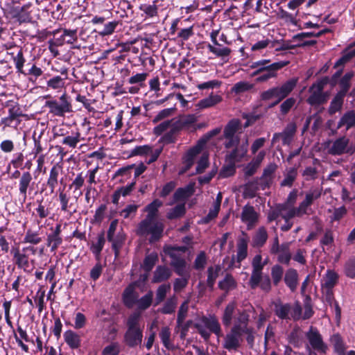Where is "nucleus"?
I'll use <instances>...</instances> for the list:
<instances>
[{"label":"nucleus","instance_id":"774afa93","mask_svg":"<svg viewBox=\"0 0 355 355\" xmlns=\"http://www.w3.org/2000/svg\"><path fill=\"white\" fill-rule=\"evenodd\" d=\"M120 353V347L119 343H112L106 346L102 351V355H118Z\"/></svg>","mask_w":355,"mask_h":355},{"label":"nucleus","instance_id":"c85d7f7f","mask_svg":"<svg viewBox=\"0 0 355 355\" xmlns=\"http://www.w3.org/2000/svg\"><path fill=\"white\" fill-rule=\"evenodd\" d=\"M27 65L30 66V67L27 70L23 68V72H20L19 74L27 76L30 81H36L44 73V71L35 62H28Z\"/></svg>","mask_w":355,"mask_h":355},{"label":"nucleus","instance_id":"4c0bfd02","mask_svg":"<svg viewBox=\"0 0 355 355\" xmlns=\"http://www.w3.org/2000/svg\"><path fill=\"white\" fill-rule=\"evenodd\" d=\"M194 187L192 184H188L185 187L178 188L173 193V200L175 202L185 200L194 193Z\"/></svg>","mask_w":355,"mask_h":355},{"label":"nucleus","instance_id":"f3484780","mask_svg":"<svg viewBox=\"0 0 355 355\" xmlns=\"http://www.w3.org/2000/svg\"><path fill=\"white\" fill-rule=\"evenodd\" d=\"M33 184L32 174L29 171L23 172L19 180L18 189L20 195L24 197V201L26 199L28 191H31L33 189Z\"/></svg>","mask_w":355,"mask_h":355},{"label":"nucleus","instance_id":"680f3d73","mask_svg":"<svg viewBox=\"0 0 355 355\" xmlns=\"http://www.w3.org/2000/svg\"><path fill=\"white\" fill-rule=\"evenodd\" d=\"M182 278H176L173 282V290L175 292H180L184 288L189 282V274L184 273Z\"/></svg>","mask_w":355,"mask_h":355},{"label":"nucleus","instance_id":"4be33fe9","mask_svg":"<svg viewBox=\"0 0 355 355\" xmlns=\"http://www.w3.org/2000/svg\"><path fill=\"white\" fill-rule=\"evenodd\" d=\"M292 310V306L290 303H282L280 301L274 303V313L280 320H291L289 316Z\"/></svg>","mask_w":355,"mask_h":355},{"label":"nucleus","instance_id":"5701e85b","mask_svg":"<svg viewBox=\"0 0 355 355\" xmlns=\"http://www.w3.org/2000/svg\"><path fill=\"white\" fill-rule=\"evenodd\" d=\"M162 206V201L159 199L153 200L144 208V211L147 212V215L144 220H152L157 219L158 217L159 209Z\"/></svg>","mask_w":355,"mask_h":355},{"label":"nucleus","instance_id":"bf43d9fd","mask_svg":"<svg viewBox=\"0 0 355 355\" xmlns=\"http://www.w3.org/2000/svg\"><path fill=\"white\" fill-rule=\"evenodd\" d=\"M158 259L157 254L151 253L145 257L143 261V268L146 272H150L155 266Z\"/></svg>","mask_w":355,"mask_h":355},{"label":"nucleus","instance_id":"a211bd4d","mask_svg":"<svg viewBox=\"0 0 355 355\" xmlns=\"http://www.w3.org/2000/svg\"><path fill=\"white\" fill-rule=\"evenodd\" d=\"M201 141H198V143L189 149L184 154L182 158V162L184 164V171L189 170L194 163V159L200 153L202 149V145L200 144Z\"/></svg>","mask_w":355,"mask_h":355},{"label":"nucleus","instance_id":"1a4fd4ad","mask_svg":"<svg viewBox=\"0 0 355 355\" xmlns=\"http://www.w3.org/2000/svg\"><path fill=\"white\" fill-rule=\"evenodd\" d=\"M147 279V276L144 275L143 278H140L130 284L124 289L122 294L123 302L125 306L130 308L136 304L137 298L139 297L138 293L135 291L136 288L141 286L142 283H144Z\"/></svg>","mask_w":355,"mask_h":355},{"label":"nucleus","instance_id":"473e14b6","mask_svg":"<svg viewBox=\"0 0 355 355\" xmlns=\"http://www.w3.org/2000/svg\"><path fill=\"white\" fill-rule=\"evenodd\" d=\"M241 220L244 223L254 224L258 220V214L254 207L246 205L243 207L241 213Z\"/></svg>","mask_w":355,"mask_h":355},{"label":"nucleus","instance_id":"0eeeda50","mask_svg":"<svg viewBox=\"0 0 355 355\" xmlns=\"http://www.w3.org/2000/svg\"><path fill=\"white\" fill-rule=\"evenodd\" d=\"M288 64L289 61H279L271 63L269 59H262L253 62L250 65V68L254 69V71L251 73L250 76L255 77L268 71H279Z\"/></svg>","mask_w":355,"mask_h":355},{"label":"nucleus","instance_id":"09e8293b","mask_svg":"<svg viewBox=\"0 0 355 355\" xmlns=\"http://www.w3.org/2000/svg\"><path fill=\"white\" fill-rule=\"evenodd\" d=\"M153 293L149 291L145 295L142 296L140 299L137 298L136 304L141 310H146L149 308L153 302Z\"/></svg>","mask_w":355,"mask_h":355},{"label":"nucleus","instance_id":"c03bdc74","mask_svg":"<svg viewBox=\"0 0 355 355\" xmlns=\"http://www.w3.org/2000/svg\"><path fill=\"white\" fill-rule=\"evenodd\" d=\"M310 96L307 98L306 102L311 106H318L325 104V98L322 95V92L318 90L309 91Z\"/></svg>","mask_w":355,"mask_h":355},{"label":"nucleus","instance_id":"72a5a7b5","mask_svg":"<svg viewBox=\"0 0 355 355\" xmlns=\"http://www.w3.org/2000/svg\"><path fill=\"white\" fill-rule=\"evenodd\" d=\"M171 276V270L165 266H158L153 275V282L159 283L164 282Z\"/></svg>","mask_w":355,"mask_h":355},{"label":"nucleus","instance_id":"49530a36","mask_svg":"<svg viewBox=\"0 0 355 355\" xmlns=\"http://www.w3.org/2000/svg\"><path fill=\"white\" fill-rule=\"evenodd\" d=\"M185 203H180L171 209L166 214V218L169 220L177 219L182 217L186 214Z\"/></svg>","mask_w":355,"mask_h":355},{"label":"nucleus","instance_id":"0e129e2a","mask_svg":"<svg viewBox=\"0 0 355 355\" xmlns=\"http://www.w3.org/2000/svg\"><path fill=\"white\" fill-rule=\"evenodd\" d=\"M344 272L347 277L355 279V257L349 259L345 263Z\"/></svg>","mask_w":355,"mask_h":355},{"label":"nucleus","instance_id":"f704fd0d","mask_svg":"<svg viewBox=\"0 0 355 355\" xmlns=\"http://www.w3.org/2000/svg\"><path fill=\"white\" fill-rule=\"evenodd\" d=\"M222 99L220 95L211 93L208 97L199 101L196 104V107L200 110L209 108L221 102Z\"/></svg>","mask_w":355,"mask_h":355},{"label":"nucleus","instance_id":"cd10ccee","mask_svg":"<svg viewBox=\"0 0 355 355\" xmlns=\"http://www.w3.org/2000/svg\"><path fill=\"white\" fill-rule=\"evenodd\" d=\"M330 342L333 345L334 352L337 355H346V343L339 334H334L330 338Z\"/></svg>","mask_w":355,"mask_h":355},{"label":"nucleus","instance_id":"864d4df0","mask_svg":"<svg viewBox=\"0 0 355 355\" xmlns=\"http://www.w3.org/2000/svg\"><path fill=\"white\" fill-rule=\"evenodd\" d=\"M159 336L164 346L168 349H172L173 348V345L171 343V331L170 328L167 326L162 328L159 333Z\"/></svg>","mask_w":355,"mask_h":355},{"label":"nucleus","instance_id":"7ed1b4c3","mask_svg":"<svg viewBox=\"0 0 355 355\" xmlns=\"http://www.w3.org/2000/svg\"><path fill=\"white\" fill-rule=\"evenodd\" d=\"M44 107L49 108V114L54 116L64 117L67 113L73 112L71 98L66 92L60 96L58 101L53 98L46 101Z\"/></svg>","mask_w":355,"mask_h":355},{"label":"nucleus","instance_id":"20e7f679","mask_svg":"<svg viewBox=\"0 0 355 355\" xmlns=\"http://www.w3.org/2000/svg\"><path fill=\"white\" fill-rule=\"evenodd\" d=\"M164 224L157 219L148 220H142L139 223L138 230L141 235H150V243L159 241L163 236Z\"/></svg>","mask_w":355,"mask_h":355},{"label":"nucleus","instance_id":"7c9ffc66","mask_svg":"<svg viewBox=\"0 0 355 355\" xmlns=\"http://www.w3.org/2000/svg\"><path fill=\"white\" fill-rule=\"evenodd\" d=\"M237 283L234 277L230 273H227L224 279L218 282V288L225 291L224 297H226L228 293L236 288Z\"/></svg>","mask_w":355,"mask_h":355},{"label":"nucleus","instance_id":"052dcab7","mask_svg":"<svg viewBox=\"0 0 355 355\" xmlns=\"http://www.w3.org/2000/svg\"><path fill=\"white\" fill-rule=\"evenodd\" d=\"M254 85L248 82L240 81L234 84L232 88V92L239 94L252 89Z\"/></svg>","mask_w":355,"mask_h":355},{"label":"nucleus","instance_id":"ea45409f","mask_svg":"<svg viewBox=\"0 0 355 355\" xmlns=\"http://www.w3.org/2000/svg\"><path fill=\"white\" fill-rule=\"evenodd\" d=\"M277 254V261L281 263L288 266L292 259L290 252V243L288 242L282 243L279 253Z\"/></svg>","mask_w":355,"mask_h":355},{"label":"nucleus","instance_id":"a19ab883","mask_svg":"<svg viewBox=\"0 0 355 355\" xmlns=\"http://www.w3.org/2000/svg\"><path fill=\"white\" fill-rule=\"evenodd\" d=\"M344 98L345 96L336 94L328 108V113L330 116H333L336 112H340L342 110L344 103Z\"/></svg>","mask_w":355,"mask_h":355},{"label":"nucleus","instance_id":"a18cd8bd","mask_svg":"<svg viewBox=\"0 0 355 355\" xmlns=\"http://www.w3.org/2000/svg\"><path fill=\"white\" fill-rule=\"evenodd\" d=\"M248 256V240L245 238H241L237 243L236 261L241 263Z\"/></svg>","mask_w":355,"mask_h":355},{"label":"nucleus","instance_id":"338daca9","mask_svg":"<svg viewBox=\"0 0 355 355\" xmlns=\"http://www.w3.org/2000/svg\"><path fill=\"white\" fill-rule=\"evenodd\" d=\"M227 162V165L223 166L220 171V175L223 178L230 177L236 173V164L229 161L225 160Z\"/></svg>","mask_w":355,"mask_h":355},{"label":"nucleus","instance_id":"9b49d317","mask_svg":"<svg viewBox=\"0 0 355 355\" xmlns=\"http://www.w3.org/2000/svg\"><path fill=\"white\" fill-rule=\"evenodd\" d=\"M242 341L241 328L239 325H234L230 333L226 334L223 347L228 351H236L240 347Z\"/></svg>","mask_w":355,"mask_h":355},{"label":"nucleus","instance_id":"6e6d98bb","mask_svg":"<svg viewBox=\"0 0 355 355\" xmlns=\"http://www.w3.org/2000/svg\"><path fill=\"white\" fill-rule=\"evenodd\" d=\"M177 304V298L175 296L170 297L164 304L160 312L163 314H172L175 311Z\"/></svg>","mask_w":355,"mask_h":355},{"label":"nucleus","instance_id":"dca6fc26","mask_svg":"<svg viewBox=\"0 0 355 355\" xmlns=\"http://www.w3.org/2000/svg\"><path fill=\"white\" fill-rule=\"evenodd\" d=\"M143 338L142 329H127L124 334L123 342L130 348L140 345Z\"/></svg>","mask_w":355,"mask_h":355},{"label":"nucleus","instance_id":"aec40b11","mask_svg":"<svg viewBox=\"0 0 355 355\" xmlns=\"http://www.w3.org/2000/svg\"><path fill=\"white\" fill-rule=\"evenodd\" d=\"M284 281L291 292H295L298 286L299 275L296 269L288 268L284 275Z\"/></svg>","mask_w":355,"mask_h":355},{"label":"nucleus","instance_id":"37998d69","mask_svg":"<svg viewBox=\"0 0 355 355\" xmlns=\"http://www.w3.org/2000/svg\"><path fill=\"white\" fill-rule=\"evenodd\" d=\"M81 134L78 130L72 131L71 135L64 137L62 140L60 141L62 144L68 146L71 148H76L78 144L81 140Z\"/></svg>","mask_w":355,"mask_h":355},{"label":"nucleus","instance_id":"2f4dec72","mask_svg":"<svg viewBox=\"0 0 355 355\" xmlns=\"http://www.w3.org/2000/svg\"><path fill=\"white\" fill-rule=\"evenodd\" d=\"M236 308V302L232 301L225 306L222 315V323L225 327H228L232 324L233 315Z\"/></svg>","mask_w":355,"mask_h":355},{"label":"nucleus","instance_id":"de8ad7c7","mask_svg":"<svg viewBox=\"0 0 355 355\" xmlns=\"http://www.w3.org/2000/svg\"><path fill=\"white\" fill-rule=\"evenodd\" d=\"M176 103H173V106L168 108H165L159 111L157 114L154 117L152 120V122L155 124L159 121H162L169 116H171L174 114L176 111Z\"/></svg>","mask_w":355,"mask_h":355},{"label":"nucleus","instance_id":"603ef678","mask_svg":"<svg viewBox=\"0 0 355 355\" xmlns=\"http://www.w3.org/2000/svg\"><path fill=\"white\" fill-rule=\"evenodd\" d=\"M6 106L9 107L8 115L10 118L17 120L19 117L24 116L22 110L18 103L8 101L6 102Z\"/></svg>","mask_w":355,"mask_h":355},{"label":"nucleus","instance_id":"39448f33","mask_svg":"<svg viewBox=\"0 0 355 355\" xmlns=\"http://www.w3.org/2000/svg\"><path fill=\"white\" fill-rule=\"evenodd\" d=\"M187 250L188 248L187 246L165 245L163 248V252L165 254L171 258V265L173 267L175 272L179 276L184 275L187 262L184 259L178 255L176 252L184 253Z\"/></svg>","mask_w":355,"mask_h":355},{"label":"nucleus","instance_id":"e433bc0d","mask_svg":"<svg viewBox=\"0 0 355 355\" xmlns=\"http://www.w3.org/2000/svg\"><path fill=\"white\" fill-rule=\"evenodd\" d=\"M338 275L333 270H327L323 278L321 288L332 289L338 282Z\"/></svg>","mask_w":355,"mask_h":355},{"label":"nucleus","instance_id":"58836bf2","mask_svg":"<svg viewBox=\"0 0 355 355\" xmlns=\"http://www.w3.org/2000/svg\"><path fill=\"white\" fill-rule=\"evenodd\" d=\"M268 233L264 227H261L257 231L252 239V246L254 248H261L267 241Z\"/></svg>","mask_w":355,"mask_h":355},{"label":"nucleus","instance_id":"f03ea898","mask_svg":"<svg viewBox=\"0 0 355 355\" xmlns=\"http://www.w3.org/2000/svg\"><path fill=\"white\" fill-rule=\"evenodd\" d=\"M297 83L298 78H292L286 80L281 86L274 87L263 92L261 94V98L263 101H268L272 98H276L282 101L293 91Z\"/></svg>","mask_w":355,"mask_h":355},{"label":"nucleus","instance_id":"4468645a","mask_svg":"<svg viewBox=\"0 0 355 355\" xmlns=\"http://www.w3.org/2000/svg\"><path fill=\"white\" fill-rule=\"evenodd\" d=\"M297 131L295 123L291 122L286 125L282 132H275L272 139V144H275L279 139L282 140L284 146H289L293 142Z\"/></svg>","mask_w":355,"mask_h":355},{"label":"nucleus","instance_id":"13d9d810","mask_svg":"<svg viewBox=\"0 0 355 355\" xmlns=\"http://www.w3.org/2000/svg\"><path fill=\"white\" fill-rule=\"evenodd\" d=\"M171 290V285L169 284H164L160 285L156 291V304L155 305L159 304L162 302L166 298L167 293Z\"/></svg>","mask_w":355,"mask_h":355},{"label":"nucleus","instance_id":"f8f14e48","mask_svg":"<svg viewBox=\"0 0 355 355\" xmlns=\"http://www.w3.org/2000/svg\"><path fill=\"white\" fill-rule=\"evenodd\" d=\"M31 4L26 3L22 6H14L10 10L11 17L19 24L32 22L33 17L31 10Z\"/></svg>","mask_w":355,"mask_h":355},{"label":"nucleus","instance_id":"c9c22d12","mask_svg":"<svg viewBox=\"0 0 355 355\" xmlns=\"http://www.w3.org/2000/svg\"><path fill=\"white\" fill-rule=\"evenodd\" d=\"M353 77V71L346 73L339 80L340 90L336 94L345 97L351 87V80Z\"/></svg>","mask_w":355,"mask_h":355},{"label":"nucleus","instance_id":"8fccbe9b","mask_svg":"<svg viewBox=\"0 0 355 355\" xmlns=\"http://www.w3.org/2000/svg\"><path fill=\"white\" fill-rule=\"evenodd\" d=\"M220 270V266L218 265L216 266L215 270L212 266L208 268L207 284L209 288L213 289L216 279L218 277Z\"/></svg>","mask_w":355,"mask_h":355},{"label":"nucleus","instance_id":"9d476101","mask_svg":"<svg viewBox=\"0 0 355 355\" xmlns=\"http://www.w3.org/2000/svg\"><path fill=\"white\" fill-rule=\"evenodd\" d=\"M311 347L320 354H326L328 350L327 345L324 342L322 335L318 329L311 326L309 330L306 333Z\"/></svg>","mask_w":355,"mask_h":355},{"label":"nucleus","instance_id":"a878e982","mask_svg":"<svg viewBox=\"0 0 355 355\" xmlns=\"http://www.w3.org/2000/svg\"><path fill=\"white\" fill-rule=\"evenodd\" d=\"M242 128L241 121L239 119H232L230 120L223 130V136L225 138H232L235 134Z\"/></svg>","mask_w":355,"mask_h":355},{"label":"nucleus","instance_id":"3c124183","mask_svg":"<svg viewBox=\"0 0 355 355\" xmlns=\"http://www.w3.org/2000/svg\"><path fill=\"white\" fill-rule=\"evenodd\" d=\"M284 268L279 264L274 265L271 268V277L274 286H277L282 279Z\"/></svg>","mask_w":355,"mask_h":355},{"label":"nucleus","instance_id":"f257e3e1","mask_svg":"<svg viewBox=\"0 0 355 355\" xmlns=\"http://www.w3.org/2000/svg\"><path fill=\"white\" fill-rule=\"evenodd\" d=\"M201 321L203 325L199 323H195L193 326L205 340L209 339L211 333L215 334L217 337H221L223 336L220 324L215 315H210L208 317L203 315L201 318Z\"/></svg>","mask_w":355,"mask_h":355},{"label":"nucleus","instance_id":"bb28decb","mask_svg":"<svg viewBox=\"0 0 355 355\" xmlns=\"http://www.w3.org/2000/svg\"><path fill=\"white\" fill-rule=\"evenodd\" d=\"M158 2L159 0H154L152 4L141 3L139 9L143 12L142 16H144L146 19L157 17L158 15Z\"/></svg>","mask_w":355,"mask_h":355},{"label":"nucleus","instance_id":"5fc2aeb1","mask_svg":"<svg viewBox=\"0 0 355 355\" xmlns=\"http://www.w3.org/2000/svg\"><path fill=\"white\" fill-rule=\"evenodd\" d=\"M59 200L60 202V209L61 211L64 212L70 211V209L71 208L73 204H69L70 198L67 196L63 189H59Z\"/></svg>","mask_w":355,"mask_h":355},{"label":"nucleus","instance_id":"79ce46f5","mask_svg":"<svg viewBox=\"0 0 355 355\" xmlns=\"http://www.w3.org/2000/svg\"><path fill=\"white\" fill-rule=\"evenodd\" d=\"M42 241V237L40 236L39 231H33L28 229L25 232L23 238V243H29L30 245L34 246L38 245Z\"/></svg>","mask_w":355,"mask_h":355},{"label":"nucleus","instance_id":"423d86ee","mask_svg":"<svg viewBox=\"0 0 355 355\" xmlns=\"http://www.w3.org/2000/svg\"><path fill=\"white\" fill-rule=\"evenodd\" d=\"M37 252V248L35 246L28 245L24 247L21 250L18 248L12 250L13 261L17 268L23 269L26 272H30L29 270V254L35 255Z\"/></svg>","mask_w":355,"mask_h":355},{"label":"nucleus","instance_id":"ddd939ff","mask_svg":"<svg viewBox=\"0 0 355 355\" xmlns=\"http://www.w3.org/2000/svg\"><path fill=\"white\" fill-rule=\"evenodd\" d=\"M50 232L47 234L46 245L50 248L51 252L55 253L58 248L62 244V224H55V227L50 228Z\"/></svg>","mask_w":355,"mask_h":355},{"label":"nucleus","instance_id":"393cba45","mask_svg":"<svg viewBox=\"0 0 355 355\" xmlns=\"http://www.w3.org/2000/svg\"><path fill=\"white\" fill-rule=\"evenodd\" d=\"M60 73L64 76L63 78L61 76H55L47 80L46 86L48 88L58 90L64 87L65 80L67 79V70L66 69H62Z\"/></svg>","mask_w":355,"mask_h":355},{"label":"nucleus","instance_id":"6e6552de","mask_svg":"<svg viewBox=\"0 0 355 355\" xmlns=\"http://www.w3.org/2000/svg\"><path fill=\"white\" fill-rule=\"evenodd\" d=\"M5 49L6 54L10 57L15 64L16 72L19 74L23 72V68L26 62L23 47L15 43H7L5 44Z\"/></svg>","mask_w":355,"mask_h":355},{"label":"nucleus","instance_id":"69168bd1","mask_svg":"<svg viewBox=\"0 0 355 355\" xmlns=\"http://www.w3.org/2000/svg\"><path fill=\"white\" fill-rule=\"evenodd\" d=\"M118 21H109L105 24L103 28L98 31V33L101 36H106L112 34L114 32L116 26L119 25Z\"/></svg>","mask_w":355,"mask_h":355},{"label":"nucleus","instance_id":"6ab92c4d","mask_svg":"<svg viewBox=\"0 0 355 355\" xmlns=\"http://www.w3.org/2000/svg\"><path fill=\"white\" fill-rule=\"evenodd\" d=\"M105 241V231L102 230L98 234L96 241H92L90 244L89 250L98 261L101 259V252L104 248Z\"/></svg>","mask_w":355,"mask_h":355},{"label":"nucleus","instance_id":"2eb2a0df","mask_svg":"<svg viewBox=\"0 0 355 355\" xmlns=\"http://www.w3.org/2000/svg\"><path fill=\"white\" fill-rule=\"evenodd\" d=\"M62 171V166L59 163L55 164L51 168L46 182L45 184H43V187L45 186L46 189H49L50 194L55 193V188L59 183V176Z\"/></svg>","mask_w":355,"mask_h":355},{"label":"nucleus","instance_id":"e2e57ef3","mask_svg":"<svg viewBox=\"0 0 355 355\" xmlns=\"http://www.w3.org/2000/svg\"><path fill=\"white\" fill-rule=\"evenodd\" d=\"M140 314L139 313H133L127 320V329H141L139 325Z\"/></svg>","mask_w":355,"mask_h":355},{"label":"nucleus","instance_id":"c756f323","mask_svg":"<svg viewBox=\"0 0 355 355\" xmlns=\"http://www.w3.org/2000/svg\"><path fill=\"white\" fill-rule=\"evenodd\" d=\"M63 337L65 343L71 349H76L80 347V336L76 332L67 330L64 333Z\"/></svg>","mask_w":355,"mask_h":355},{"label":"nucleus","instance_id":"4d7b16f0","mask_svg":"<svg viewBox=\"0 0 355 355\" xmlns=\"http://www.w3.org/2000/svg\"><path fill=\"white\" fill-rule=\"evenodd\" d=\"M304 309L303 320H308L313 315L314 311L312 307L311 297L309 295H306L304 297Z\"/></svg>","mask_w":355,"mask_h":355},{"label":"nucleus","instance_id":"b1692460","mask_svg":"<svg viewBox=\"0 0 355 355\" xmlns=\"http://www.w3.org/2000/svg\"><path fill=\"white\" fill-rule=\"evenodd\" d=\"M345 127L346 130L355 127V110H349L340 117L337 124V129Z\"/></svg>","mask_w":355,"mask_h":355},{"label":"nucleus","instance_id":"412c9836","mask_svg":"<svg viewBox=\"0 0 355 355\" xmlns=\"http://www.w3.org/2000/svg\"><path fill=\"white\" fill-rule=\"evenodd\" d=\"M349 139L346 137H341L336 139L329 148V152L332 155H340L345 153L346 148L349 144Z\"/></svg>","mask_w":355,"mask_h":355}]
</instances>
